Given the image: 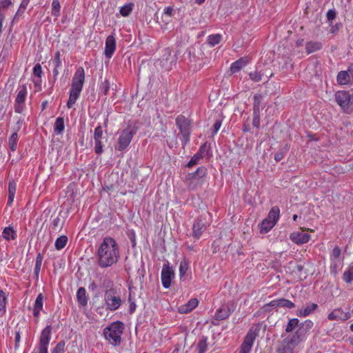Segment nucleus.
Returning <instances> with one entry per match:
<instances>
[{"label": "nucleus", "mask_w": 353, "mask_h": 353, "mask_svg": "<svg viewBox=\"0 0 353 353\" xmlns=\"http://www.w3.org/2000/svg\"><path fill=\"white\" fill-rule=\"evenodd\" d=\"M119 258V248L116 241L109 236L103 239L97 251V263L99 267L105 268L115 264Z\"/></svg>", "instance_id": "f257e3e1"}, {"label": "nucleus", "mask_w": 353, "mask_h": 353, "mask_svg": "<svg viewBox=\"0 0 353 353\" xmlns=\"http://www.w3.org/2000/svg\"><path fill=\"white\" fill-rule=\"evenodd\" d=\"M85 81V72L82 67H79L76 70L71 83L70 96L67 102L68 108H72L82 91Z\"/></svg>", "instance_id": "f03ea898"}, {"label": "nucleus", "mask_w": 353, "mask_h": 353, "mask_svg": "<svg viewBox=\"0 0 353 353\" xmlns=\"http://www.w3.org/2000/svg\"><path fill=\"white\" fill-rule=\"evenodd\" d=\"M282 338L283 339L278 342L276 350L278 353H292L294 349L303 340L300 330L286 337L283 334Z\"/></svg>", "instance_id": "7ed1b4c3"}, {"label": "nucleus", "mask_w": 353, "mask_h": 353, "mask_svg": "<svg viewBox=\"0 0 353 353\" xmlns=\"http://www.w3.org/2000/svg\"><path fill=\"white\" fill-rule=\"evenodd\" d=\"M123 323L121 321H115L107 326L103 330V335L109 343L114 345L117 346L121 342V334L123 332Z\"/></svg>", "instance_id": "20e7f679"}, {"label": "nucleus", "mask_w": 353, "mask_h": 353, "mask_svg": "<svg viewBox=\"0 0 353 353\" xmlns=\"http://www.w3.org/2000/svg\"><path fill=\"white\" fill-rule=\"evenodd\" d=\"M207 174V169L203 167H199L192 173H189L187 176V183L188 188L191 190H195L200 188L204 182V178Z\"/></svg>", "instance_id": "39448f33"}, {"label": "nucleus", "mask_w": 353, "mask_h": 353, "mask_svg": "<svg viewBox=\"0 0 353 353\" xmlns=\"http://www.w3.org/2000/svg\"><path fill=\"white\" fill-rule=\"evenodd\" d=\"M176 125L179 130L181 141L185 146L190 141L191 121L183 115H179L176 118Z\"/></svg>", "instance_id": "423d86ee"}, {"label": "nucleus", "mask_w": 353, "mask_h": 353, "mask_svg": "<svg viewBox=\"0 0 353 353\" xmlns=\"http://www.w3.org/2000/svg\"><path fill=\"white\" fill-rule=\"evenodd\" d=\"M335 99L344 111L353 108V92L350 94L347 91H338L335 94Z\"/></svg>", "instance_id": "0eeeda50"}, {"label": "nucleus", "mask_w": 353, "mask_h": 353, "mask_svg": "<svg viewBox=\"0 0 353 353\" xmlns=\"http://www.w3.org/2000/svg\"><path fill=\"white\" fill-rule=\"evenodd\" d=\"M209 216V212H205L199 216L194 221L192 231L193 236L195 238L199 239L210 225V222L208 221Z\"/></svg>", "instance_id": "6e6552de"}, {"label": "nucleus", "mask_w": 353, "mask_h": 353, "mask_svg": "<svg viewBox=\"0 0 353 353\" xmlns=\"http://www.w3.org/2000/svg\"><path fill=\"white\" fill-rule=\"evenodd\" d=\"M135 132L133 128L130 126L123 130L118 139L117 149L119 151L124 150L129 145Z\"/></svg>", "instance_id": "1a4fd4ad"}, {"label": "nucleus", "mask_w": 353, "mask_h": 353, "mask_svg": "<svg viewBox=\"0 0 353 353\" xmlns=\"http://www.w3.org/2000/svg\"><path fill=\"white\" fill-rule=\"evenodd\" d=\"M105 301L107 308L111 311L118 309L121 304V299L116 295V291L114 289H110L105 292Z\"/></svg>", "instance_id": "9d476101"}, {"label": "nucleus", "mask_w": 353, "mask_h": 353, "mask_svg": "<svg viewBox=\"0 0 353 353\" xmlns=\"http://www.w3.org/2000/svg\"><path fill=\"white\" fill-rule=\"evenodd\" d=\"M259 330L252 327L246 334L244 341L241 346L240 353H249L252 347L253 343L258 335Z\"/></svg>", "instance_id": "9b49d317"}, {"label": "nucleus", "mask_w": 353, "mask_h": 353, "mask_svg": "<svg viewBox=\"0 0 353 353\" xmlns=\"http://www.w3.org/2000/svg\"><path fill=\"white\" fill-rule=\"evenodd\" d=\"M52 327L47 325L41 332L38 346L39 353H48V346L51 338Z\"/></svg>", "instance_id": "f8f14e48"}, {"label": "nucleus", "mask_w": 353, "mask_h": 353, "mask_svg": "<svg viewBox=\"0 0 353 353\" xmlns=\"http://www.w3.org/2000/svg\"><path fill=\"white\" fill-rule=\"evenodd\" d=\"M174 272L169 264H164L161 270V282L163 288L168 289L170 287L171 281L174 278Z\"/></svg>", "instance_id": "ddd939ff"}, {"label": "nucleus", "mask_w": 353, "mask_h": 353, "mask_svg": "<svg viewBox=\"0 0 353 353\" xmlns=\"http://www.w3.org/2000/svg\"><path fill=\"white\" fill-rule=\"evenodd\" d=\"M268 307H272L274 308L286 307V308L291 309V308L294 307L295 305L293 302H292L291 301H290L288 299H279L273 300L271 302H270L269 303L265 305L264 308L266 311L268 310Z\"/></svg>", "instance_id": "4468645a"}, {"label": "nucleus", "mask_w": 353, "mask_h": 353, "mask_svg": "<svg viewBox=\"0 0 353 353\" xmlns=\"http://www.w3.org/2000/svg\"><path fill=\"white\" fill-rule=\"evenodd\" d=\"M103 130L101 125L97 126L94 132V152L97 154H101L103 152V143H102Z\"/></svg>", "instance_id": "2eb2a0df"}, {"label": "nucleus", "mask_w": 353, "mask_h": 353, "mask_svg": "<svg viewBox=\"0 0 353 353\" xmlns=\"http://www.w3.org/2000/svg\"><path fill=\"white\" fill-rule=\"evenodd\" d=\"M351 317L349 312H344L341 308H336L332 311L327 316L330 321H346Z\"/></svg>", "instance_id": "dca6fc26"}, {"label": "nucleus", "mask_w": 353, "mask_h": 353, "mask_svg": "<svg viewBox=\"0 0 353 353\" xmlns=\"http://www.w3.org/2000/svg\"><path fill=\"white\" fill-rule=\"evenodd\" d=\"M116 49V40L114 36L109 35L105 40V55L107 58L112 57Z\"/></svg>", "instance_id": "f3484780"}, {"label": "nucleus", "mask_w": 353, "mask_h": 353, "mask_svg": "<svg viewBox=\"0 0 353 353\" xmlns=\"http://www.w3.org/2000/svg\"><path fill=\"white\" fill-rule=\"evenodd\" d=\"M290 239L296 244L307 243L310 239V235L305 232H293L290 234Z\"/></svg>", "instance_id": "a211bd4d"}, {"label": "nucleus", "mask_w": 353, "mask_h": 353, "mask_svg": "<svg viewBox=\"0 0 353 353\" xmlns=\"http://www.w3.org/2000/svg\"><path fill=\"white\" fill-rule=\"evenodd\" d=\"M198 303L199 301L196 299H191L186 304L179 307V312L181 314H186L195 308Z\"/></svg>", "instance_id": "6ab92c4d"}, {"label": "nucleus", "mask_w": 353, "mask_h": 353, "mask_svg": "<svg viewBox=\"0 0 353 353\" xmlns=\"http://www.w3.org/2000/svg\"><path fill=\"white\" fill-rule=\"evenodd\" d=\"M248 64V61L245 58H241L232 63L230 66V72L232 74H234L240 71Z\"/></svg>", "instance_id": "aec40b11"}, {"label": "nucleus", "mask_w": 353, "mask_h": 353, "mask_svg": "<svg viewBox=\"0 0 353 353\" xmlns=\"http://www.w3.org/2000/svg\"><path fill=\"white\" fill-rule=\"evenodd\" d=\"M26 94H27L26 87L25 85H23L22 88L19 91V92L17 95V97H16L15 102L17 104V105H16V107H15L16 112H21L19 110V105L23 103L25 101Z\"/></svg>", "instance_id": "412c9836"}, {"label": "nucleus", "mask_w": 353, "mask_h": 353, "mask_svg": "<svg viewBox=\"0 0 353 353\" xmlns=\"http://www.w3.org/2000/svg\"><path fill=\"white\" fill-rule=\"evenodd\" d=\"M17 184L14 180L10 181L8 183V205H11L15 196Z\"/></svg>", "instance_id": "4be33fe9"}, {"label": "nucleus", "mask_w": 353, "mask_h": 353, "mask_svg": "<svg viewBox=\"0 0 353 353\" xmlns=\"http://www.w3.org/2000/svg\"><path fill=\"white\" fill-rule=\"evenodd\" d=\"M318 305L316 303H310L307 305L304 308H302L298 311L297 315L299 316H306L312 313Z\"/></svg>", "instance_id": "5701e85b"}, {"label": "nucleus", "mask_w": 353, "mask_h": 353, "mask_svg": "<svg viewBox=\"0 0 353 353\" xmlns=\"http://www.w3.org/2000/svg\"><path fill=\"white\" fill-rule=\"evenodd\" d=\"M77 299L79 303L85 306L88 303V298L86 296V290L84 288H79L77 292Z\"/></svg>", "instance_id": "b1692460"}, {"label": "nucleus", "mask_w": 353, "mask_h": 353, "mask_svg": "<svg viewBox=\"0 0 353 353\" xmlns=\"http://www.w3.org/2000/svg\"><path fill=\"white\" fill-rule=\"evenodd\" d=\"M230 314V309L228 307H222L216 311L215 314V319L218 321L224 320L227 319Z\"/></svg>", "instance_id": "393cba45"}, {"label": "nucleus", "mask_w": 353, "mask_h": 353, "mask_svg": "<svg viewBox=\"0 0 353 353\" xmlns=\"http://www.w3.org/2000/svg\"><path fill=\"white\" fill-rule=\"evenodd\" d=\"M280 216V210L279 207L274 206L272 208L270 211L268 213V219H270L272 222H274V224L276 223Z\"/></svg>", "instance_id": "a878e982"}, {"label": "nucleus", "mask_w": 353, "mask_h": 353, "mask_svg": "<svg viewBox=\"0 0 353 353\" xmlns=\"http://www.w3.org/2000/svg\"><path fill=\"white\" fill-rule=\"evenodd\" d=\"M337 81L341 85L347 84L350 81V76L347 71H341L337 75Z\"/></svg>", "instance_id": "bb28decb"}, {"label": "nucleus", "mask_w": 353, "mask_h": 353, "mask_svg": "<svg viewBox=\"0 0 353 353\" xmlns=\"http://www.w3.org/2000/svg\"><path fill=\"white\" fill-rule=\"evenodd\" d=\"M207 341H208L207 336H202L199 339V342L196 345V350H197L198 353H205L206 352L207 347H208Z\"/></svg>", "instance_id": "cd10ccee"}, {"label": "nucleus", "mask_w": 353, "mask_h": 353, "mask_svg": "<svg viewBox=\"0 0 353 353\" xmlns=\"http://www.w3.org/2000/svg\"><path fill=\"white\" fill-rule=\"evenodd\" d=\"M322 45L319 42H307L305 45V50L307 54H311L321 48Z\"/></svg>", "instance_id": "c85d7f7f"}, {"label": "nucleus", "mask_w": 353, "mask_h": 353, "mask_svg": "<svg viewBox=\"0 0 353 353\" xmlns=\"http://www.w3.org/2000/svg\"><path fill=\"white\" fill-rule=\"evenodd\" d=\"M341 249L339 248V247L336 246L333 249L332 253L331 256H330V259H331V260L332 261V263L331 265V269H336V266H337L336 261L339 258V256L341 255Z\"/></svg>", "instance_id": "c756f323"}, {"label": "nucleus", "mask_w": 353, "mask_h": 353, "mask_svg": "<svg viewBox=\"0 0 353 353\" xmlns=\"http://www.w3.org/2000/svg\"><path fill=\"white\" fill-rule=\"evenodd\" d=\"M343 279L345 283L353 285V263L350 266L347 270L344 272Z\"/></svg>", "instance_id": "7c9ffc66"}, {"label": "nucleus", "mask_w": 353, "mask_h": 353, "mask_svg": "<svg viewBox=\"0 0 353 353\" xmlns=\"http://www.w3.org/2000/svg\"><path fill=\"white\" fill-rule=\"evenodd\" d=\"M2 235L3 237L8 241L14 240L16 238V232L10 226L4 228Z\"/></svg>", "instance_id": "2f4dec72"}, {"label": "nucleus", "mask_w": 353, "mask_h": 353, "mask_svg": "<svg viewBox=\"0 0 353 353\" xmlns=\"http://www.w3.org/2000/svg\"><path fill=\"white\" fill-rule=\"evenodd\" d=\"M275 225L274 222H272L270 219L265 218L263 220L261 223V233H267Z\"/></svg>", "instance_id": "473e14b6"}, {"label": "nucleus", "mask_w": 353, "mask_h": 353, "mask_svg": "<svg viewBox=\"0 0 353 353\" xmlns=\"http://www.w3.org/2000/svg\"><path fill=\"white\" fill-rule=\"evenodd\" d=\"M64 128H65V125H64L63 118L58 117L56 119V121H55V123H54V132L57 134H61L63 132Z\"/></svg>", "instance_id": "72a5a7b5"}, {"label": "nucleus", "mask_w": 353, "mask_h": 353, "mask_svg": "<svg viewBox=\"0 0 353 353\" xmlns=\"http://www.w3.org/2000/svg\"><path fill=\"white\" fill-rule=\"evenodd\" d=\"M68 237L65 235L60 236L55 241L54 246L57 250L63 249L68 243Z\"/></svg>", "instance_id": "f704fd0d"}, {"label": "nucleus", "mask_w": 353, "mask_h": 353, "mask_svg": "<svg viewBox=\"0 0 353 353\" xmlns=\"http://www.w3.org/2000/svg\"><path fill=\"white\" fill-rule=\"evenodd\" d=\"M63 221L59 216H56L52 220V230L54 232H60L63 228Z\"/></svg>", "instance_id": "c9c22d12"}, {"label": "nucleus", "mask_w": 353, "mask_h": 353, "mask_svg": "<svg viewBox=\"0 0 353 353\" xmlns=\"http://www.w3.org/2000/svg\"><path fill=\"white\" fill-rule=\"evenodd\" d=\"M6 296L3 290H0V315L6 312Z\"/></svg>", "instance_id": "e433bc0d"}, {"label": "nucleus", "mask_w": 353, "mask_h": 353, "mask_svg": "<svg viewBox=\"0 0 353 353\" xmlns=\"http://www.w3.org/2000/svg\"><path fill=\"white\" fill-rule=\"evenodd\" d=\"M299 322V321L298 319L294 318L290 319L286 325L285 331L287 332H292L298 326Z\"/></svg>", "instance_id": "4c0bfd02"}, {"label": "nucleus", "mask_w": 353, "mask_h": 353, "mask_svg": "<svg viewBox=\"0 0 353 353\" xmlns=\"http://www.w3.org/2000/svg\"><path fill=\"white\" fill-rule=\"evenodd\" d=\"M18 139L17 132H14L9 138V147L12 151H15L17 149V142Z\"/></svg>", "instance_id": "58836bf2"}, {"label": "nucleus", "mask_w": 353, "mask_h": 353, "mask_svg": "<svg viewBox=\"0 0 353 353\" xmlns=\"http://www.w3.org/2000/svg\"><path fill=\"white\" fill-rule=\"evenodd\" d=\"M61 5L59 0H52V14L54 17L59 15Z\"/></svg>", "instance_id": "ea45409f"}, {"label": "nucleus", "mask_w": 353, "mask_h": 353, "mask_svg": "<svg viewBox=\"0 0 353 353\" xmlns=\"http://www.w3.org/2000/svg\"><path fill=\"white\" fill-rule=\"evenodd\" d=\"M263 75H264V73L262 72L261 71H260V72L254 71V72H250V74H249L250 78L255 82H259V81H262V79H263L262 77Z\"/></svg>", "instance_id": "a19ab883"}, {"label": "nucleus", "mask_w": 353, "mask_h": 353, "mask_svg": "<svg viewBox=\"0 0 353 353\" xmlns=\"http://www.w3.org/2000/svg\"><path fill=\"white\" fill-rule=\"evenodd\" d=\"M43 294L41 293H40L37 296V299L35 300L33 309L34 310H42V309H43Z\"/></svg>", "instance_id": "79ce46f5"}, {"label": "nucleus", "mask_w": 353, "mask_h": 353, "mask_svg": "<svg viewBox=\"0 0 353 353\" xmlns=\"http://www.w3.org/2000/svg\"><path fill=\"white\" fill-rule=\"evenodd\" d=\"M221 36L220 34H212L208 37V42L210 46H214L218 44L221 41Z\"/></svg>", "instance_id": "37998d69"}, {"label": "nucleus", "mask_w": 353, "mask_h": 353, "mask_svg": "<svg viewBox=\"0 0 353 353\" xmlns=\"http://www.w3.org/2000/svg\"><path fill=\"white\" fill-rule=\"evenodd\" d=\"M132 8H133V3H129V4L122 6L120 9L121 14L123 17L128 16L131 13L132 10Z\"/></svg>", "instance_id": "c03bdc74"}, {"label": "nucleus", "mask_w": 353, "mask_h": 353, "mask_svg": "<svg viewBox=\"0 0 353 353\" xmlns=\"http://www.w3.org/2000/svg\"><path fill=\"white\" fill-rule=\"evenodd\" d=\"M188 269V264L185 260L181 261L179 265V273L180 276H183L185 274L187 270Z\"/></svg>", "instance_id": "a18cd8bd"}, {"label": "nucleus", "mask_w": 353, "mask_h": 353, "mask_svg": "<svg viewBox=\"0 0 353 353\" xmlns=\"http://www.w3.org/2000/svg\"><path fill=\"white\" fill-rule=\"evenodd\" d=\"M252 125H253V126L256 127V128H259V125H260L259 112L256 111V109L254 110V117H253V120H252Z\"/></svg>", "instance_id": "49530a36"}, {"label": "nucleus", "mask_w": 353, "mask_h": 353, "mask_svg": "<svg viewBox=\"0 0 353 353\" xmlns=\"http://www.w3.org/2000/svg\"><path fill=\"white\" fill-rule=\"evenodd\" d=\"M287 150L288 149L283 148V149L279 150L277 152H276L274 154V160L277 162L282 160L284 157L285 153Z\"/></svg>", "instance_id": "de8ad7c7"}, {"label": "nucleus", "mask_w": 353, "mask_h": 353, "mask_svg": "<svg viewBox=\"0 0 353 353\" xmlns=\"http://www.w3.org/2000/svg\"><path fill=\"white\" fill-rule=\"evenodd\" d=\"M65 347L64 342H59L52 351V353H63Z\"/></svg>", "instance_id": "09e8293b"}, {"label": "nucleus", "mask_w": 353, "mask_h": 353, "mask_svg": "<svg viewBox=\"0 0 353 353\" xmlns=\"http://www.w3.org/2000/svg\"><path fill=\"white\" fill-rule=\"evenodd\" d=\"M33 74L38 77H41L42 74V68L39 63H37L33 68Z\"/></svg>", "instance_id": "8fccbe9b"}, {"label": "nucleus", "mask_w": 353, "mask_h": 353, "mask_svg": "<svg viewBox=\"0 0 353 353\" xmlns=\"http://www.w3.org/2000/svg\"><path fill=\"white\" fill-rule=\"evenodd\" d=\"M261 100V95L254 96V110L256 109V111L259 112V104Z\"/></svg>", "instance_id": "3c124183"}, {"label": "nucleus", "mask_w": 353, "mask_h": 353, "mask_svg": "<svg viewBox=\"0 0 353 353\" xmlns=\"http://www.w3.org/2000/svg\"><path fill=\"white\" fill-rule=\"evenodd\" d=\"M101 89L103 92L104 95L108 94V90L110 89V83L108 80H105L104 82L102 83L101 85Z\"/></svg>", "instance_id": "603ef678"}, {"label": "nucleus", "mask_w": 353, "mask_h": 353, "mask_svg": "<svg viewBox=\"0 0 353 353\" xmlns=\"http://www.w3.org/2000/svg\"><path fill=\"white\" fill-rule=\"evenodd\" d=\"M201 158V156L198 155V154H195L190 160V161L187 164V166L188 167H191L194 165H196L198 162V161Z\"/></svg>", "instance_id": "864d4df0"}, {"label": "nucleus", "mask_w": 353, "mask_h": 353, "mask_svg": "<svg viewBox=\"0 0 353 353\" xmlns=\"http://www.w3.org/2000/svg\"><path fill=\"white\" fill-rule=\"evenodd\" d=\"M327 18L329 21H333L336 16V11L334 10H329L327 12Z\"/></svg>", "instance_id": "5fc2aeb1"}, {"label": "nucleus", "mask_w": 353, "mask_h": 353, "mask_svg": "<svg viewBox=\"0 0 353 353\" xmlns=\"http://www.w3.org/2000/svg\"><path fill=\"white\" fill-rule=\"evenodd\" d=\"M221 126V121L217 120L213 125V134H216Z\"/></svg>", "instance_id": "6e6d98bb"}, {"label": "nucleus", "mask_w": 353, "mask_h": 353, "mask_svg": "<svg viewBox=\"0 0 353 353\" xmlns=\"http://www.w3.org/2000/svg\"><path fill=\"white\" fill-rule=\"evenodd\" d=\"M173 12L174 9L170 6L165 8L163 10V13L169 17H171L173 14Z\"/></svg>", "instance_id": "4d7b16f0"}, {"label": "nucleus", "mask_w": 353, "mask_h": 353, "mask_svg": "<svg viewBox=\"0 0 353 353\" xmlns=\"http://www.w3.org/2000/svg\"><path fill=\"white\" fill-rule=\"evenodd\" d=\"M0 4L1 8H7L9 6L12 5V2L10 0H0Z\"/></svg>", "instance_id": "13d9d810"}, {"label": "nucleus", "mask_w": 353, "mask_h": 353, "mask_svg": "<svg viewBox=\"0 0 353 353\" xmlns=\"http://www.w3.org/2000/svg\"><path fill=\"white\" fill-rule=\"evenodd\" d=\"M42 261H43V256H42L41 253H39L37 255L35 265H41V266Z\"/></svg>", "instance_id": "bf43d9fd"}, {"label": "nucleus", "mask_w": 353, "mask_h": 353, "mask_svg": "<svg viewBox=\"0 0 353 353\" xmlns=\"http://www.w3.org/2000/svg\"><path fill=\"white\" fill-rule=\"evenodd\" d=\"M41 265H35V267H34V274H35V276H36L37 279H38V278H39V272L41 270Z\"/></svg>", "instance_id": "052dcab7"}, {"label": "nucleus", "mask_w": 353, "mask_h": 353, "mask_svg": "<svg viewBox=\"0 0 353 353\" xmlns=\"http://www.w3.org/2000/svg\"><path fill=\"white\" fill-rule=\"evenodd\" d=\"M54 67L59 68L61 65V59H54Z\"/></svg>", "instance_id": "680f3d73"}, {"label": "nucleus", "mask_w": 353, "mask_h": 353, "mask_svg": "<svg viewBox=\"0 0 353 353\" xmlns=\"http://www.w3.org/2000/svg\"><path fill=\"white\" fill-rule=\"evenodd\" d=\"M4 19H5L4 14L2 12L1 7H0V23H3Z\"/></svg>", "instance_id": "e2e57ef3"}, {"label": "nucleus", "mask_w": 353, "mask_h": 353, "mask_svg": "<svg viewBox=\"0 0 353 353\" xmlns=\"http://www.w3.org/2000/svg\"><path fill=\"white\" fill-rule=\"evenodd\" d=\"M20 341V334L19 332H17L16 333V336H15V344L16 345H17V344L19 343Z\"/></svg>", "instance_id": "0e129e2a"}, {"label": "nucleus", "mask_w": 353, "mask_h": 353, "mask_svg": "<svg viewBox=\"0 0 353 353\" xmlns=\"http://www.w3.org/2000/svg\"><path fill=\"white\" fill-rule=\"evenodd\" d=\"M41 310H34L33 309V316L36 318H38L39 316V314H40V312Z\"/></svg>", "instance_id": "69168bd1"}, {"label": "nucleus", "mask_w": 353, "mask_h": 353, "mask_svg": "<svg viewBox=\"0 0 353 353\" xmlns=\"http://www.w3.org/2000/svg\"><path fill=\"white\" fill-rule=\"evenodd\" d=\"M30 0H27V1H26V0H23L21 3V8H26V6L28 4Z\"/></svg>", "instance_id": "338daca9"}, {"label": "nucleus", "mask_w": 353, "mask_h": 353, "mask_svg": "<svg viewBox=\"0 0 353 353\" xmlns=\"http://www.w3.org/2000/svg\"><path fill=\"white\" fill-rule=\"evenodd\" d=\"M58 68H59L54 67V69L53 70L54 77H57L59 74V72Z\"/></svg>", "instance_id": "774afa93"}]
</instances>
